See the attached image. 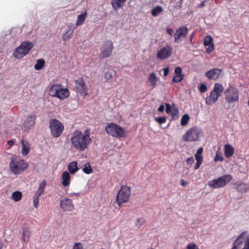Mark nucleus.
Instances as JSON below:
<instances>
[{
	"mask_svg": "<svg viewBox=\"0 0 249 249\" xmlns=\"http://www.w3.org/2000/svg\"><path fill=\"white\" fill-rule=\"evenodd\" d=\"M71 141L74 148L79 151H84L91 142L90 130L87 129L84 133L78 130H75L73 133Z\"/></svg>",
	"mask_w": 249,
	"mask_h": 249,
	"instance_id": "f257e3e1",
	"label": "nucleus"
},
{
	"mask_svg": "<svg viewBox=\"0 0 249 249\" xmlns=\"http://www.w3.org/2000/svg\"><path fill=\"white\" fill-rule=\"evenodd\" d=\"M9 167L13 174L18 175L28 168V163L23 159L12 158L9 163Z\"/></svg>",
	"mask_w": 249,
	"mask_h": 249,
	"instance_id": "f03ea898",
	"label": "nucleus"
},
{
	"mask_svg": "<svg viewBox=\"0 0 249 249\" xmlns=\"http://www.w3.org/2000/svg\"><path fill=\"white\" fill-rule=\"evenodd\" d=\"M105 130L108 135L114 138L120 139L126 136L125 129L113 123H107L106 125Z\"/></svg>",
	"mask_w": 249,
	"mask_h": 249,
	"instance_id": "7ed1b4c3",
	"label": "nucleus"
},
{
	"mask_svg": "<svg viewBox=\"0 0 249 249\" xmlns=\"http://www.w3.org/2000/svg\"><path fill=\"white\" fill-rule=\"evenodd\" d=\"M50 94L53 97L63 100L69 96L70 91L67 88H63L61 84H57L51 87Z\"/></svg>",
	"mask_w": 249,
	"mask_h": 249,
	"instance_id": "20e7f679",
	"label": "nucleus"
},
{
	"mask_svg": "<svg viewBox=\"0 0 249 249\" xmlns=\"http://www.w3.org/2000/svg\"><path fill=\"white\" fill-rule=\"evenodd\" d=\"M224 90L222 85L219 83L214 84L211 94L206 98V103L208 105H213L221 95Z\"/></svg>",
	"mask_w": 249,
	"mask_h": 249,
	"instance_id": "39448f33",
	"label": "nucleus"
},
{
	"mask_svg": "<svg viewBox=\"0 0 249 249\" xmlns=\"http://www.w3.org/2000/svg\"><path fill=\"white\" fill-rule=\"evenodd\" d=\"M232 179V177L231 175L226 174L217 178L210 180L208 184L212 188L217 189L224 187Z\"/></svg>",
	"mask_w": 249,
	"mask_h": 249,
	"instance_id": "423d86ee",
	"label": "nucleus"
},
{
	"mask_svg": "<svg viewBox=\"0 0 249 249\" xmlns=\"http://www.w3.org/2000/svg\"><path fill=\"white\" fill-rule=\"evenodd\" d=\"M33 46L34 44L31 42H22L20 45L15 51L14 56L18 59L21 58L29 53Z\"/></svg>",
	"mask_w": 249,
	"mask_h": 249,
	"instance_id": "0eeeda50",
	"label": "nucleus"
},
{
	"mask_svg": "<svg viewBox=\"0 0 249 249\" xmlns=\"http://www.w3.org/2000/svg\"><path fill=\"white\" fill-rule=\"evenodd\" d=\"M131 195L130 187L125 185L121 187L117 195L116 202L119 207L121 204L128 201Z\"/></svg>",
	"mask_w": 249,
	"mask_h": 249,
	"instance_id": "6e6552de",
	"label": "nucleus"
},
{
	"mask_svg": "<svg viewBox=\"0 0 249 249\" xmlns=\"http://www.w3.org/2000/svg\"><path fill=\"white\" fill-rule=\"evenodd\" d=\"M49 128L51 130V135L55 138L60 136L64 129L63 124L56 119H50Z\"/></svg>",
	"mask_w": 249,
	"mask_h": 249,
	"instance_id": "1a4fd4ad",
	"label": "nucleus"
},
{
	"mask_svg": "<svg viewBox=\"0 0 249 249\" xmlns=\"http://www.w3.org/2000/svg\"><path fill=\"white\" fill-rule=\"evenodd\" d=\"M201 134V131L197 127H192L186 131L182 136V140L186 142L197 141Z\"/></svg>",
	"mask_w": 249,
	"mask_h": 249,
	"instance_id": "9d476101",
	"label": "nucleus"
},
{
	"mask_svg": "<svg viewBox=\"0 0 249 249\" xmlns=\"http://www.w3.org/2000/svg\"><path fill=\"white\" fill-rule=\"evenodd\" d=\"M225 101L229 104L237 102L239 99V92L236 88L230 86L224 92Z\"/></svg>",
	"mask_w": 249,
	"mask_h": 249,
	"instance_id": "9b49d317",
	"label": "nucleus"
},
{
	"mask_svg": "<svg viewBox=\"0 0 249 249\" xmlns=\"http://www.w3.org/2000/svg\"><path fill=\"white\" fill-rule=\"evenodd\" d=\"M113 49V44L111 41L105 40L104 41L102 46L100 48V58H104L109 57L112 53Z\"/></svg>",
	"mask_w": 249,
	"mask_h": 249,
	"instance_id": "f8f14e48",
	"label": "nucleus"
},
{
	"mask_svg": "<svg viewBox=\"0 0 249 249\" xmlns=\"http://www.w3.org/2000/svg\"><path fill=\"white\" fill-rule=\"evenodd\" d=\"M74 89L75 91L79 92L81 96L85 97L87 95L88 88L82 77L74 80Z\"/></svg>",
	"mask_w": 249,
	"mask_h": 249,
	"instance_id": "ddd939ff",
	"label": "nucleus"
},
{
	"mask_svg": "<svg viewBox=\"0 0 249 249\" xmlns=\"http://www.w3.org/2000/svg\"><path fill=\"white\" fill-rule=\"evenodd\" d=\"M36 116L35 114H31L28 115L25 119L23 124L22 129L24 131H28L32 129L36 123Z\"/></svg>",
	"mask_w": 249,
	"mask_h": 249,
	"instance_id": "4468645a",
	"label": "nucleus"
},
{
	"mask_svg": "<svg viewBox=\"0 0 249 249\" xmlns=\"http://www.w3.org/2000/svg\"><path fill=\"white\" fill-rule=\"evenodd\" d=\"M46 185V182L45 180L42 181L39 185L37 191L35 193L33 196V203L35 208H37L39 205V197L44 193V189Z\"/></svg>",
	"mask_w": 249,
	"mask_h": 249,
	"instance_id": "2eb2a0df",
	"label": "nucleus"
},
{
	"mask_svg": "<svg viewBox=\"0 0 249 249\" xmlns=\"http://www.w3.org/2000/svg\"><path fill=\"white\" fill-rule=\"evenodd\" d=\"M172 51V48L169 45H166L157 52V57L161 60L167 59L171 55Z\"/></svg>",
	"mask_w": 249,
	"mask_h": 249,
	"instance_id": "dca6fc26",
	"label": "nucleus"
},
{
	"mask_svg": "<svg viewBox=\"0 0 249 249\" xmlns=\"http://www.w3.org/2000/svg\"><path fill=\"white\" fill-rule=\"evenodd\" d=\"M188 31V28L186 26H182L178 29L174 36L175 42L177 43L181 42L182 39L186 37Z\"/></svg>",
	"mask_w": 249,
	"mask_h": 249,
	"instance_id": "f3484780",
	"label": "nucleus"
},
{
	"mask_svg": "<svg viewBox=\"0 0 249 249\" xmlns=\"http://www.w3.org/2000/svg\"><path fill=\"white\" fill-rule=\"evenodd\" d=\"M60 205L62 210L65 212H71L74 209L72 200L69 198H65L61 200Z\"/></svg>",
	"mask_w": 249,
	"mask_h": 249,
	"instance_id": "a211bd4d",
	"label": "nucleus"
},
{
	"mask_svg": "<svg viewBox=\"0 0 249 249\" xmlns=\"http://www.w3.org/2000/svg\"><path fill=\"white\" fill-rule=\"evenodd\" d=\"M222 69L214 68L205 73V76L209 79L216 80L221 77Z\"/></svg>",
	"mask_w": 249,
	"mask_h": 249,
	"instance_id": "6ab92c4d",
	"label": "nucleus"
},
{
	"mask_svg": "<svg viewBox=\"0 0 249 249\" xmlns=\"http://www.w3.org/2000/svg\"><path fill=\"white\" fill-rule=\"evenodd\" d=\"M247 234V231H244L240 234L234 241L231 249H239L241 248L242 244L245 243L248 237L246 236Z\"/></svg>",
	"mask_w": 249,
	"mask_h": 249,
	"instance_id": "aec40b11",
	"label": "nucleus"
},
{
	"mask_svg": "<svg viewBox=\"0 0 249 249\" xmlns=\"http://www.w3.org/2000/svg\"><path fill=\"white\" fill-rule=\"evenodd\" d=\"M213 38L210 36H205L204 40V45L205 46H208V47L206 49V52L208 53H211L214 49V46L212 43Z\"/></svg>",
	"mask_w": 249,
	"mask_h": 249,
	"instance_id": "412c9836",
	"label": "nucleus"
},
{
	"mask_svg": "<svg viewBox=\"0 0 249 249\" xmlns=\"http://www.w3.org/2000/svg\"><path fill=\"white\" fill-rule=\"evenodd\" d=\"M62 184L64 186H68L71 183V176L67 171H64L61 175Z\"/></svg>",
	"mask_w": 249,
	"mask_h": 249,
	"instance_id": "4be33fe9",
	"label": "nucleus"
},
{
	"mask_svg": "<svg viewBox=\"0 0 249 249\" xmlns=\"http://www.w3.org/2000/svg\"><path fill=\"white\" fill-rule=\"evenodd\" d=\"M166 112L168 114H171L173 118L177 117L178 114V110L176 107H172L169 104L166 103Z\"/></svg>",
	"mask_w": 249,
	"mask_h": 249,
	"instance_id": "5701e85b",
	"label": "nucleus"
},
{
	"mask_svg": "<svg viewBox=\"0 0 249 249\" xmlns=\"http://www.w3.org/2000/svg\"><path fill=\"white\" fill-rule=\"evenodd\" d=\"M21 153L23 155L26 156L30 152V146L28 142H24V141L21 140Z\"/></svg>",
	"mask_w": 249,
	"mask_h": 249,
	"instance_id": "b1692460",
	"label": "nucleus"
},
{
	"mask_svg": "<svg viewBox=\"0 0 249 249\" xmlns=\"http://www.w3.org/2000/svg\"><path fill=\"white\" fill-rule=\"evenodd\" d=\"M22 236V241L24 242L27 243L29 241L31 236V232L29 228L25 227L23 228Z\"/></svg>",
	"mask_w": 249,
	"mask_h": 249,
	"instance_id": "393cba45",
	"label": "nucleus"
},
{
	"mask_svg": "<svg viewBox=\"0 0 249 249\" xmlns=\"http://www.w3.org/2000/svg\"><path fill=\"white\" fill-rule=\"evenodd\" d=\"M68 168L71 174H74L76 173L79 170L77 161H75L69 163Z\"/></svg>",
	"mask_w": 249,
	"mask_h": 249,
	"instance_id": "a878e982",
	"label": "nucleus"
},
{
	"mask_svg": "<svg viewBox=\"0 0 249 249\" xmlns=\"http://www.w3.org/2000/svg\"><path fill=\"white\" fill-rule=\"evenodd\" d=\"M225 149V156L226 158H230L231 157L234 152V148L230 144H226L224 147Z\"/></svg>",
	"mask_w": 249,
	"mask_h": 249,
	"instance_id": "bb28decb",
	"label": "nucleus"
},
{
	"mask_svg": "<svg viewBox=\"0 0 249 249\" xmlns=\"http://www.w3.org/2000/svg\"><path fill=\"white\" fill-rule=\"evenodd\" d=\"M148 81L150 83V86H152L153 88H155L157 83V77L156 74L154 72L151 73L148 78Z\"/></svg>",
	"mask_w": 249,
	"mask_h": 249,
	"instance_id": "cd10ccee",
	"label": "nucleus"
},
{
	"mask_svg": "<svg viewBox=\"0 0 249 249\" xmlns=\"http://www.w3.org/2000/svg\"><path fill=\"white\" fill-rule=\"evenodd\" d=\"M73 30H71V27H69L64 33L62 38L64 41H68L73 36Z\"/></svg>",
	"mask_w": 249,
	"mask_h": 249,
	"instance_id": "c85d7f7f",
	"label": "nucleus"
},
{
	"mask_svg": "<svg viewBox=\"0 0 249 249\" xmlns=\"http://www.w3.org/2000/svg\"><path fill=\"white\" fill-rule=\"evenodd\" d=\"M236 189L240 193H245L249 189V185L247 183H242L237 185Z\"/></svg>",
	"mask_w": 249,
	"mask_h": 249,
	"instance_id": "c756f323",
	"label": "nucleus"
},
{
	"mask_svg": "<svg viewBox=\"0 0 249 249\" xmlns=\"http://www.w3.org/2000/svg\"><path fill=\"white\" fill-rule=\"evenodd\" d=\"M87 17V12L82 13L78 16L76 22V26L82 25L85 21Z\"/></svg>",
	"mask_w": 249,
	"mask_h": 249,
	"instance_id": "7c9ffc66",
	"label": "nucleus"
},
{
	"mask_svg": "<svg viewBox=\"0 0 249 249\" xmlns=\"http://www.w3.org/2000/svg\"><path fill=\"white\" fill-rule=\"evenodd\" d=\"M45 62L43 59H38L35 65V69L36 70H41L45 66Z\"/></svg>",
	"mask_w": 249,
	"mask_h": 249,
	"instance_id": "2f4dec72",
	"label": "nucleus"
},
{
	"mask_svg": "<svg viewBox=\"0 0 249 249\" xmlns=\"http://www.w3.org/2000/svg\"><path fill=\"white\" fill-rule=\"evenodd\" d=\"M162 11V8L160 6H157L152 9L151 14L153 16L157 17L160 15Z\"/></svg>",
	"mask_w": 249,
	"mask_h": 249,
	"instance_id": "473e14b6",
	"label": "nucleus"
},
{
	"mask_svg": "<svg viewBox=\"0 0 249 249\" xmlns=\"http://www.w3.org/2000/svg\"><path fill=\"white\" fill-rule=\"evenodd\" d=\"M126 1V0H114L112 2V5L114 8H120L123 6Z\"/></svg>",
	"mask_w": 249,
	"mask_h": 249,
	"instance_id": "72a5a7b5",
	"label": "nucleus"
},
{
	"mask_svg": "<svg viewBox=\"0 0 249 249\" xmlns=\"http://www.w3.org/2000/svg\"><path fill=\"white\" fill-rule=\"evenodd\" d=\"M195 158L196 160V163L195 166V169L196 170L198 169L202 162L203 157L201 155H195Z\"/></svg>",
	"mask_w": 249,
	"mask_h": 249,
	"instance_id": "f704fd0d",
	"label": "nucleus"
},
{
	"mask_svg": "<svg viewBox=\"0 0 249 249\" xmlns=\"http://www.w3.org/2000/svg\"><path fill=\"white\" fill-rule=\"evenodd\" d=\"M82 171L86 174H89L92 172V169L89 162H86L82 168Z\"/></svg>",
	"mask_w": 249,
	"mask_h": 249,
	"instance_id": "c9c22d12",
	"label": "nucleus"
},
{
	"mask_svg": "<svg viewBox=\"0 0 249 249\" xmlns=\"http://www.w3.org/2000/svg\"><path fill=\"white\" fill-rule=\"evenodd\" d=\"M22 196V193L20 191H16L12 193V198L15 201H19Z\"/></svg>",
	"mask_w": 249,
	"mask_h": 249,
	"instance_id": "e433bc0d",
	"label": "nucleus"
},
{
	"mask_svg": "<svg viewBox=\"0 0 249 249\" xmlns=\"http://www.w3.org/2000/svg\"><path fill=\"white\" fill-rule=\"evenodd\" d=\"M189 119L190 117L188 114H186L183 115L181 119V125L183 126L186 125L188 124Z\"/></svg>",
	"mask_w": 249,
	"mask_h": 249,
	"instance_id": "4c0bfd02",
	"label": "nucleus"
},
{
	"mask_svg": "<svg viewBox=\"0 0 249 249\" xmlns=\"http://www.w3.org/2000/svg\"><path fill=\"white\" fill-rule=\"evenodd\" d=\"M114 74H115V72L113 71H107L105 74V77L107 80H111Z\"/></svg>",
	"mask_w": 249,
	"mask_h": 249,
	"instance_id": "58836bf2",
	"label": "nucleus"
},
{
	"mask_svg": "<svg viewBox=\"0 0 249 249\" xmlns=\"http://www.w3.org/2000/svg\"><path fill=\"white\" fill-rule=\"evenodd\" d=\"M183 78V75H175L173 77V81L175 83L180 82Z\"/></svg>",
	"mask_w": 249,
	"mask_h": 249,
	"instance_id": "ea45409f",
	"label": "nucleus"
},
{
	"mask_svg": "<svg viewBox=\"0 0 249 249\" xmlns=\"http://www.w3.org/2000/svg\"><path fill=\"white\" fill-rule=\"evenodd\" d=\"M175 73L176 75H183L182 74V69L179 67H177L175 69Z\"/></svg>",
	"mask_w": 249,
	"mask_h": 249,
	"instance_id": "a19ab883",
	"label": "nucleus"
},
{
	"mask_svg": "<svg viewBox=\"0 0 249 249\" xmlns=\"http://www.w3.org/2000/svg\"><path fill=\"white\" fill-rule=\"evenodd\" d=\"M187 249H198L197 246L194 243L189 244L186 247Z\"/></svg>",
	"mask_w": 249,
	"mask_h": 249,
	"instance_id": "79ce46f5",
	"label": "nucleus"
},
{
	"mask_svg": "<svg viewBox=\"0 0 249 249\" xmlns=\"http://www.w3.org/2000/svg\"><path fill=\"white\" fill-rule=\"evenodd\" d=\"M207 88L205 84H201L199 87V89L201 92H204L207 90Z\"/></svg>",
	"mask_w": 249,
	"mask_h": 249,
	"instance_id": "37998d69",
	"label": "nucleus"
},
{
	"mask_svg": "<svg viewBox=\"0 0 249 249\" xmlns=\"http://www.w3.org/2000/svg\"><path fill=\"white\" fill-rule=\"evenodd\" d=\"M157 121L160 124H163L166 121V118L164 117H160L156 119Z\"/></svg>",
	"mask_w": 249,
	"mask_h": 249,
	"instance_id": "c03bdc74",
	"label": "nucleus"
},
{
	"mask_svg": "<svg viewBox=\"0 0 249 249\" xmlns=\"http://www.w3.org/2000/svg\"><path fill=\"white\" fill-rule=\"evenodd\" d=\"M223 160V158L222 156L219 154L218 153H217L215 158H214V161H222Z\"/></svg>",
	"mask_w": 249,
	"mask_h": 249,
	"instance_id": "a18cd8bd",
	"label": "nucleus"
},
{
	"mask_svg": "<svg viewBox=\"0 0 249 249\" xmlns=\"http://www.w3.org/2000/svg\"><path fill=\"white\" fill-rule=\"evenodd\" d=\"M242 249H249V237L247 238L245 242L244 248Z\"/></svg>",
	"mask_w": 249,
	"mask_h": 249,
	"instance_id": "49530a36",
	"label": "nucleus"
},
{
	"mask_svg": "<svg viewBox=\"0 0 249 249\" xmlns=\"http://www.w3.org/2000/svg\"><path fill=\"white\" fill-rule=\"evenodd\" d=\"M72 249H83V248L80 243H76L73 246Z\"/></svg>",
	"mask_w": 249,
	"mask_h": 249,
	"instance_id": "de8ad7c7",
	"label": "nucleus"
},
{
	"mask_svg": "<svg viewBox=\"0 0 249 249\" xmlns=\"http://www.w3.org/2000/svg\"><path fill=\"white\" fill-rule=\"evenodd\" d=\"M186 162L189 165L192 164L194 162V159L193 157H190L189 158H188L186 160Z\"/></svg>",
	"mask_w": 249,
	"mask_h": 249,
	"instance_id": "09e8293b",
	"label": "nucleus"
},
{
	"mask_svg": "<svg viewBox=\"0 0 249 249\" xmlns=\"http://www.w3.org/2000/svg\"><path fill=\"white\" fill-rule=\"evenodd\" d=\"M167 32L170 36H172L174 34V30L172 29H171V28L167 29Z\"/></svg>",
	"mask_w": 249,
	"mask_h": 249,
	"instance_id": "8fccbe9b",
	"label": "nucleus"
},
{
	"mask_svg": "<svg viewBox=\"0 0 249 249\" xmlns=\"http://www.w3.org/2000/svg\"><path fill=\"white\" fill-rule=\"evenodd\" d=\"M203 148L202 147H200L197 151L196 153V154H197V155H202V153L203 152Z\"/></svg>",
	"mask_w": 249,
	"mask_h": 249,
	"instance_id": "3c124183",
	"label": "nucleus"
},
{
	"mask_svg": "<svg viewBox=\"0 0 249 249\" xmlns=\"http://www.w3.org/2000/svg\"><path fill=\"white\" fill-rule=\"evenodd\" d=\"M169 71V69L168 67L164 69V76H166Z\"/></svg>",
	"mask_w": 249,
	"mask_h": 249,
	"instance_id": "603ef678",
	"label": "nucleus"
},
{
	"mask_svg": "<svg viewBox=\"0 0 249 249\" xmlns=\"http://www.w3.org/2000/svg\"><path fill=\"white\" fill-rule=\"evenodd\" d=\"M7 144L9 147L12 146L14 144V141L13 140H9L7 142Z\"/></svg>",
	"mask_w": 249,
	"mask_h": 249,
	"instance_id": "864d4df0",
	"label": "nucleus"
},
{
	"mask_svg": "<svg viewBox=\"0 0 249 249\" xmlns=\"http://www.w3.org/2000/svg\"><path fill=\"white\" fill-rule=\"evenodd\" d=\"M164 109V106L162 105H160L158 109V110L160 112H162Z\"/></svg>",
	"mask_w": 249,
	"mask_h": 249,
	"instance_id": "5fc2aeb1",
	"label": "nucleus"
},
{
	"mask_svg": "<svg viewBox=\"0 0 249 249\" xmlns=\"http://www.w3.org/2000/svg\"><path fill=\"white\" fill-rule=\"evenodd\" d=\"M181 185L183 186H184L186 184V182H185L183 179H181Z\"/></svg>",
	"mask_w": 249,
	"mask_h": 249,
	"instance_id": "6e6d98bb",
	"label": "nucleus"
},
{
	"mask_svg": "<svg viewBox=\"0 0 249 249\" xmlns=\"http://www.w3.org/2000/svg\"><path fill=\"white\" fill-rule=\"evenodd\" d=\"M79 195V193H71V196H78Z\"/></svg>",
	"mask_w": 249,
	"mask_h": 249,
	"instance_id": "4d7b16f0",
	"label": "nucleus"
},
{
	"mask_svg": "<svg viewBox=\"0 0 249 249\" xmlns=\"http://www.w3.org/2000/svg\"><path fill=\"white\" fill-rule=\"evenodd\" d=\"M2 246H3L2 242H1V241L0 240V249H2Z\"/></svg>",
	"mask_w": 249,
	"mask_h": 249,
	"instance_id": "13d9d810",
	"label": "nucleus"
},
{
	"mask_svg": "<svg viewBox=\"0 0 249 249\" xmlns=\"http://www.w3.org/2000/svg\"><path fill=\"white\" fill-rule=\"evenodd\" d=\"M204 5V2H201V3H200V7H202V6H203Z\"/></svg>",
	"mask_w": 249,
	"mask_h": 249,
	"instance_id": "bf43d9fd",
	"label": "nucleus"
},
{
	"mask_svg": "<svg viewBox=\"0 0 249 249\" xmlns=\"http://www.w3.org/2000/svg\"><path fill=\"white\" fill-rule=\"evenodd\" d=\"M192 38H193V36H192V37L190 38V41H192Z\"/></svg>",
	"mask_w": 249,
	"mask_h": 249,
	"instance_id": "052dcab7",
	"label": "nucleus"
},
{
	"mask_svg": "<svg viewBox=\"0 0 249 249\" xmlns=\"http://www.w3.org/2000/svg\"><path fill=\"white\" fill-rule=\"evenodd\" d=\"M152 249V248H150V249Z\"/></svg>",
	"mask_w": 249,
	"mask_h": 249,
	"instance_id": "680f3d73",
	"label": "nucleus"
}]
</instances>
